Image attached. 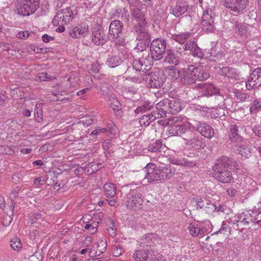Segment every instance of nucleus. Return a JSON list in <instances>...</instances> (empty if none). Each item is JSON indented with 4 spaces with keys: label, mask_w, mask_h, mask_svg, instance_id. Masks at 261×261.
Wrapping results in <instances>:
<instances>
[{
    "label": "nucleus",
    "mask_w": 261,
    "mask_h": 261,
    "mask_svg": "<svg viewBox=\"0 0 261 261\" xmlns=\"http://www.w3.org/2000/svg\"><path fill=\"white\" fill-rule=\"evenodd\" d=\"M156 234L148 233L145 236L143 242H141L138 249L134 254V258L136 261H162V259L156 257L154 252V243L153 240L155 239Z\"/></svg>",
    "instance_id": "nucleus-1"
},
{
    "label": "nucleus",
    "mask_w": 261,
    "mask_h": 261,
    "mask_svg": "<svg viewBox=\"0 0 261 261\" xmlns=\"http://www.w3.org/2000/svg\"><path fill=\"white\" fill-rule=\"evenodd\" d=\"M233 162V160L227 156H223L219 158L213 167V176L215 178L223 184L233 182L232 172L228 169Z\"/></svg>",
    "instance_id": "nucleus-2"
},
{
    "label": "nucleus",
    "mask_w": 261,
    "mask_h": 261,
    "mask_svg": "<svg viewBox=\"0 0 261 261\" xmlns=\"http://www.w3.org/2000/svg\"><path fill=\"white\" fill-rule=\"evenodd\" d=\"M123 29V24L120 20H114L112 21L109 25L108 37L109 39L113 41L117 45H124L125 41L121 37Z\"/></svg>",
    "instance_id": "nucleus-3"
},
{
    "label": "nucleus",
    "mask_w": 261,
    "mask_h": 261,
    "mask_svg": "<svg viewBox=\"0 0 261 261\" xmlns=\"http://www.w3.org/2000/svg\"><path fill=\"white\" fill-rule=\"evenodd\" d=\"M16 2L17 13L23 16L34 14L40 6V0H17Z\"/></svg>",
    "instance_id": "nucleus-4"
},
{
    "label": "nucleus",
    "mask_w": 261,
    "mask_h": 261,
    "mask_svg": "<svg viewBox=\"0 0 261 261\" xmlns=\"http://www.w3.org/2000/svg\"><path fill=\"white\" fill-rule=\"evenodd\" d=\"M143 194L144 188L142 187L130 190L127 195L126 205L127 208L135 210L139 208L143 202Z\"/></svg>",
    "instance_id": "nucleus-5"
},
{
    "label": "nucleus",
    "mask_w": 261,
    "mask_h": 261,
    "mask_svg": "<svg viewBox=\"0 0 261 261\" xmlns=\"http://www.w3.org/2000/svg\"><path fill=\"white\" fill-rule=\"evenodd\" d=\"M166 41L161 38L153 39L150 45V55L154 61H159L163 59L166 53Z\"/></svg>",
    "instance_id": "nucleus-6"
},
{
    "label": "nucleus",
    "mask_w": 261,
    "mask_h": 261,
    "mask_svg": "<svg viewBox=\"0 0 261 261\" xmlns=\"http://www.w3.org/2000/svg\"><path fill=\"white\" fill-rule=\"evenodd\" d=\"M229 23L230 30L237 36L246 38L249 34L250 25L242 22L239 18H231Z\"/></svg>",
    "instance_id": "nucleus-7"
},
{
    "label": "nucleus",
    "mask_w": 261,
    "mask_h": 261,
    "mask_svg": "<svg viewBox=\"0 0 261 261\" xmlns=\"http://www.w3.org/2000/svg\"><path fill=\"white\" fill-rule=\"evenodd\" d=\"M146 86L149 88H159L162 86L165 78L162 72L154 71L145 73Z\"/></svg>",
    "instance_id": "nucleus-8"
},
{
    "label": "nucleus",
    "mask_w": 261,
    "mask_h": 261,
    "mask_svg": "<svg viewBox=\"0 0 261 261\" xmlns=\"http://www.w3.org/2000/svg\"><path fill=\"white\" fill-rule=\"evenodd\" d=\"M152 60L153 59L151 58V56H150L149 54L147 53L143 54L141 58L134 61L133 69H135L136 71L147 73L153 65Z\"/></svg>",
    "instance_id": "nucleus-9"
},
{
    "label": "nucleus",
    "mask_w": 261,
    "mask_h": 261,
    "mask_svg": "<svg viewBox=\"0 0 261 261\" xmlns=\"http://www.w3.org/2000/svg\"><path fill=\"white\" fill-rule=\"evenodd\" d=\"M207 53L203 54L201 52V49L197 46V58L201 59L202 60L199 63V66L197 67V71L198 72L197 80L199 81H203L207 79L210 76L208 72L209 67L206 64L205 59L207 58L206 56Z\"/></svg>",
    "instance_id": "nucleus-10"
},
{
    "label": "nucleus",
    "mask_w": 261,
    "mask_h": 261,
    "mask_svg": "<svg viewBox=\"0 0 261 261\" xmlns=\"http://www.w3.org/2000/svg\"><path fill=\"white\" fill-rule=\"evenodd\" d=\"M105 196L107 197V201L111 206H115L117 202L116 187L115 184L111 182H107L103 186Z\"/></svg>",
    "instance_id": "nucleus-11"
},
{
    "label": "nucleus",
    "mask_w": 261,
    "mask_h": 261,
    "mask_svg": "<svg viewBox=\"0 0 261 261\" xmlns=\"http://www.w3.org/2000/svg\"><path fill=\"white\" fill-rule=\"evenodd\" d=\"M248 0H225V6L233 12L238 14L248 5Z\"/></svg>",
    "instance_id": "nucleus-12"
},
{
    "label": "nucleus",
    "mask_w": 261,
    "mask_h": 261,
    "mask_svg": "<svg viewBox=\"0 0 261 261\" xmlns=\"http://www.w3.org/2000/svg\"><path fill=\"white\" fill-rule=\"evenodd\" d=\"M205 10L202 16V27L203 30L208 32H212L214 27L213 24V13L211 9L207 8V4H205Z\"/></svg>",
    "instance_id": "nucleus-13"
},
{
    "label": "nucleus",
    "mask_w": 261,
    "mask_h": 261,
    "mask_svg": "<svg viewBox=\"0 0 261 261\" xmlns=\"http://www.w3.org/2000/svg\"><path fill=\"white\" fill-rule=\"evenodd\" d=\"M261 85V67L255 69L250 75L246 82V87L248 90L258 87Z\"/></svg>",
    "instance_id": "nucleus-14"
},
{
    "label": "nucleus",
    "mask_w": 261,
    "mask_h": 261,
    "mask_svg": "<svg viewBox=\"0 0 261 261\" xmlns=\"http://www.w3.org/2000/svg\"><path fill=\"white\" fill-rule=\"evenodd\" d=\"M144 171L146 172L145 178L148 182H152L161 180L160 171L154 164H148L144 168Z\"/></svg>",
    "instance_id": "nucleus-15"
},
{
    "label": "nucleus",
    "mask_w": 261,
    "mask_h": 261,
    "mask_svg": "<svg viewBox=\"0 0 261 261\" xmlns=\"http://www.w3.org/2000/svg\"><path fill=\"white\" fill-rule=\"evenodd\" d=\"M182 122H180L177 123L175 125H173L170 127V131H171V133L173 135L175 136H180L183 133H186L187 135H193V137L188 138L187 140L189 141V143L191 144H195V134L192 133L191 131L189 129H186L185 127L182 124Z\"/></svg>",
    "instance_id": "nucleus-16"
},
{
    "label": "nucleus",
    "mask_w": 261,
    "mask_h": 261,
    "mask_svg": "<svg viewBox=\"0 0 261 261\" xmlns=\"http://www.w3.org/2000/svg\"><path fill=\"white\" fill-rule=\"evenodd\" d=\"M181 82L183 84H192L196 82V67L195 64L188 66L184 73L181 77Z\"/></svg>",
    "instance_id": "nucleus-17"
},
{
    "label": "nucleus",
    "mask_w": 261,
    "mask_h": 261,
    "mask_svg": "<svg viewBox=\"0 0 261 261\" xmlns=\"http://www.w3.org/2000/svg\"><path fill=\"white\" fill-rule=\"evenodd\" d=\"M197 90L199 91V94L201 93L198 95L199 97L202 95L211 96L218 93L219 91V89L215 87L214 85L206 83H204L202 86L200 84H197Z\"/></svg>",
    "instance_id": "nucleus-18"
},
{
    "label": "nucleus",
    "mask_w": 261,
    "mask_h": 261,
    "mask_svg": "<svg viewBox=\"0 0 261 261\" xmlns=\"http://www.w3.org/2000/svg\"><path fill=\"white\" fill-rule=\"evenodd\" d=\"M211 48L206 56L210 60L216 61L220 60L223 56V53L221 47L218 44L217 42H211Z\"/></svg>",
    "instance_id": "nucleus-19"
},
{
    "label": "nucleus",
    "mask_w": 261,
    "mask_h": 261,
    "mask_svg": "<svg viewBox=\"0 0 261 261\" xmlns=\"http://www.w3.org/2000/svg\"><path fill=\"white\" fill-rule=\"evenodd\" d=\"M89 32L88 25H77L70 29L69 33L70 36L73 38H80L85 37Z\"/></svg>",
    "instance_id": "nucleus-20"
},
{
    "label": "nucleus",
    "mask_w": 261,
    "mask_h": 261,
    "mask_svg": "<svg viewBox=\"0 0 261 261\" xmlns=\"http://www.w3.org/2000/svg\"><path fill=\"white\" fill-rule=\"evenodd\" d=\"M255 214V213H253V210L246 211L239 215L237 221L245 225L250 224L251 226L250 227H254V219L251 218V214Z\"/></svg>",
    "instance_id": "nucleus-21"
},
{
    "label": "nucleus",
    "mask_w": 261,
    "mask_h": 261,
    "mask_svg": "<svg viewBox=\"0 0 261 261\" xmlns=\"http://www.w3.org/2000/svg\"><path fill=\"white\" fill-rule=\"evenodd\" d=\"M188 5L186 2L178 1L175 6H171L170 11L171 14L175 17H179L187 11Z\"/></svg>",
    "instance_id": "nucleus-22"
},
{
    "label": "nucleus",
    "mask_w": 261,
    "mask_h": 261,
    "mask_svg": "<svg viewBox=\"0 0 261 261\" xmlns=\"http://www.w3.org/2000/svg\"><path fill=\"white\" fill-rule=\"evenodd\" d=\"M132 19L135 25H146L143 13L138 8H134L132 13Z\"/></svg>",
    "instance_id": "nucleus-23"
},
{
    "label": "nucleus",
    "mask_w": 261,
    "mask_h": 261,
    "mask_svg": "<svg viewBox=\"0 0 261 261\" xmlns=\"http://www.w3.org/2000/svg\"><path fill=\"white\" fill-rule=\"evenodd\" d=\"M161 180L170 179L174 174L175 169L170 165L158 167Z\"/></svg>",
    "instance_id": "nucleus-24"
},
{
    "label": "nucleus",
    "mask_w": 261,
    "mask_h": 261,
    "mask_svg": "<svg viewBox=\"0 0 261 261\" xmlns=\"http://www.w3.org/2000/svg\"><path fill=\"white\" fill-rule=\"evenodd\" d=\"M135 29L139 40L150 42V36L146 29V25H136Z\"/></svg>",
    "instance_id": "nucleus-25"
},
{
    "label": "nucleus",
    "mask_w": 261,
    "mask_h": 261,
    "mask_svg": "<svg viewBox=\"0 0 261 261\" xmlns=\"http://www.w3.org/2000/svg\"><path fill=\"white\" fill-rule=\"evenodd\" d=\"M168 99H164L163 100L160 101L156 105V108L157 111H153L154 114L156 115H159V118L164 117L166 115L168 111Z\"/></svg>",
    "instance_id": "nucleus-26"
},
{
    "label": "nucleus",
    "mask_w": 261,
    "mask_h": 261,
    "mask_svg": "<svg viewBox=\"0 0 261 261\" xmlns=\"http://www.w3.org/2000/svg\"><path fill=\"white\" fill-rule=\"evenodd\" d=\"M107 41V38L105 36L103 32L101 30L94 31L92 35V41L96 45L104 44Z\"/></svg>",
    "instance_id": "nucleus-27"
},
{
    "label": "nucleus",
    "mask_w": 261,
    "mask_h": 261,
    "mask_svg": "<svg viewBox=\"0 0 261 261\" xmlns=\"http://www.w3.org/2000/svg\"><path fill=\"white\" fill-rule=\"evenodd\" d=\"M197 130L201 135L207 138H212L214 136V131L212 127L205 123H199Z\"/></svg>",
    "instance_id": "nucleus-28"
},
{
    "label": "nucleus",
    "mask_w": 261,
    "mask_h": 261,
    "mask_svg": "<svg viewBox=\"0 0 261 261\" xmlns=\"http://www.w3.org/2000/svg\"><path fill=\"white\" fill-rule=\"evenodd\" d=\"M228 136L231 142L240 143L243 140L242 137L239 134L238 127L235 124L230 126Z\"/></svg>",
    "instance_id": "nucleus-29"
},
{
    "label": "nucleus",
    "mask_w": 261,
    "mask_h": 261,
    "mask_svg": "<svg viewBox=\"0 0 261 261\" xmlns=\"http://www.w3.org/2000/svg\"><path fill=\"white\" fill-rule=\"evenodd\" d=\"M221 74L228 77V78L238 80L240 78V73L235 68L229 67H223L221 70Z\"/></svg>",
    "instance_id": "nucleus-30"
},
{
    "label": "nucleus",
    "mask_w": 261,
    "mask_h": 261,
    "mask_svg": "<svg viewBox=\"0 0 261 261\" xmlns=\"http://www.w3.org/2000/svg\"><path fill=\"white\" fill-rule=\"evenodd\" d=\"M179 61L180 58L175 54L173 49H169L167 50L166 56L164 59V62L176 65Z\"/></svg>",
    "instance_id": "nucleus-31"
},
{
    "label": "nucleus",
    "mask_w": 261,
    "mask_h": 261,
    "mask_svg": "<svg viewBox=\"0 0 261 261\" xmlns=\"http://www.w3.org/2000/svg\"><path fill=\"white\" fill-rule=\"evenodd\" d=\"M207 117H217L218 114L214 109L207 107H203L200 106H197V113Z\"/></svg>",
    "instance_id": "nucleus-32"
},
{
    "label": "nucleus",
    "mask_w": 261,
    "mask_h": 261,
    "mask_svg": "<svg viewBox=\"0 0 261 261\" xmlns=\"http://www.w3.org/2000/svg\"><path fill=\"white\" fill-rule=\"evenodd\" d=\"M156 118H159V115H156L153 112H152L148 115L142 116L139 119V123L141 126L146 127Z\"/></svg>",
    "instance_id": "nucleus-33"
},
{
    "label": "nucleus",
    "mask_w": 261,
    "mask_h": 261,
    "mask_svg": "<svg viewBox=\"0 0 261 261\" xmlns=\"http://www.w3.org/2000/svg\"><path fill=\"white\" fill-rule=\"evenodd\" d=\"M253 213L255 214H251V218L254 219V227H253L254 229H258L260 227L259 223L261 222V206L259 204H257V208L255 206V209H252Z\"/></svg>",
    "instance_id": "nucleus-34"
},
{
    "label": "nucleus",
    "mask_w": 261,
    "mask_h": 261,
    "mask_svg": "<svg viewBox=\"0 0 261 261\" xmlns=\"http://www.w3.org/2000/svg\"><path fill=\"white\" fill-rule=\"evenodd\" d=\"M168 111L167 113L175 114L181 110V108L179 102L175 100H170L168 99Z\"/></svg>",
    "instance_id": "nucleus-35"
},
{
    "label": "nucleus",
    "mask_w": 261,
    "mask_h": 261,
    "mask_svg": "<svg viewBox=\"0 0 261 261\" xmlns=\"http://www.w3.org/2000/svg\"><path fill=\"white\" fill-rule=\"evenodd\" d=\"M122 62V60L118 55H112L107 59L106 64L111 68L116 67Z\"/></svg>",
    "instance_id": "nucleus-36"
},
{
    "label": "nucleus",
    "mask_w": 261,
    "mask_h": 261,
    "mask_svg": "<svg viewBox=\"0 0 261 261\" xmlns=\"http://www.w3.org/2000/svg\"><path fill=\"white\" fill-rule=\"evenodd\" d=\"M172 164L181 166L193 167L196 166L195 162L189 161L182 158H173L171 160Z\"/></svg>",
    "instance_id": "nucleus-37"
},
{
    "label": "nucleus",
    "mask_w": 261,
    "mask_h": 261,
    "mask_svg": "<svg viewBox=\"0 0 261 261\" xmlns=\"http://www.w3.org/2000/svg\"><path fill=\"white\" fill-rule=\"evenodd\" d=\"M61 11L63 12V20H64L63 24H67L73 20L74 14L70 8L61 9Z\"/></svg>",
    "instance_id": "nucleus-38"
},
{
    "label": "nucleus",
    "mask_w": 261,
    "mask_h": 261,
    "mask_svg": "<svg viewBox=\"0 0 261 261\" xmlns=\"http://www.w3.org/2000/svg\"><path fill=\"white\" fill-rule=\"evenodd\" d=\"M190 36V33H182L180 34H173L171 35V38L180 44L185 43L186 40Z\"/></svg>",
    "instance_id": "nucleus-39"
},
{
    "label": "nucleus",
    "mask_w": 261,
    "mask_h": 261,
    "mask_svg": "<svg viewBox=\"0 0 261 261\" xmlns=\"http://www.w3.org/2000/svg\"><path fill=\"white\" fill-rule=\"evenodd\" d=\"M201 224V222H199L198 224H197V226H198V231L197 232V236H200V237L208 233L211 225L209 221H205L204 226Z\"/></svg>",
    "instance_id": "nucleus-40"
},
{
    "label": "nucleus",
    "mask_w": 261,
    "mask_h": 261,
    "mask_svg": "<svg viewBox=\"0 0 261 261\" xmlns=\"http://www.w3.org/2000/svg\"><path fill=\"white\" fill-rule=\"evenodd\" d=\"M184 50L189 51L194 57H196V43L194 40L189 39L185 45Z\"/></svg>",
    "instance_id": "nucleus-41"
},
{
    "label": "nucleus",
    "mask_w": 261,
    "mask_h": 261,
    "mask_svg": "<svg viewBox=\"0 0 261 261\" xmlns=\"http://www.w3.org/2000/svg\"><path fill=\"white\" fill-rule=\"evenodd\" d=\"M261 110V100L255 99L250 105L249 111L250 114H255Z\"/></svg>",
    "instance_id": "nucleus-42"
},
{
    "label": "nucleus",
    "mask_w": 261,
    "mask_h": 261,
    "mask_svg": "<svg viewBox=\"0 0 261 261\" xmlns=\"http://www.w3.org/2000/svg\"><path fill=\"white\" fill-rule=\"evenodd\" d=\"M42 106V103H37L36 105L34 117L36 121L38 122H41L43 119L42 110L41 109Z\"/></svg>",
    "instance_id": "nucleus-43"
},
{
    "label": "nucleus",
    "mask_w": 261,
    "mask_h": 261,
    "mask_svg": "<svg viewBox=\"0 0 261 261\" xmlns=\"http://www.w3.org/2000/svg\"><path fill=\"white\" fill-rule=\"evenodd\" d=\"M20 189L21 188L20 187L16 186L11 191L9 196L12 204L10 206H13L14 208L15 205V200L18 197Z\"/></svg>",
    "instance_id": "nucleus-44"
},
{
    "label": "nucleus",
    "mask_w": 261,
    "mask_h": 261,
    "mask_svg": "<svg viewBox=\"0 0 261 261\" xmlns=\"http://www.w3.org/2000/svg\"><path fill=\"white\" fill-rule=\"evenodd\" d=\"M96 246L97 250H96L95 251V255L99 256L103 252H104L106 250V248L107 246V242L106 241L101 240L97 243Z\"/></svg>",
    "instance_id": "nucleus-45"
},
{
    "label": "nucleus",
    "mask_w": 261,
    "mask_h": 261,
    "mask_svg": "<svg viewBox=\"0 0 261 261\" xmlns=\"http://www.w3.org/2000/svg\"><path fill=\"white\" fill-rule=\"evenodd\" d=\"M110 126H108L107 128H96L92 132L91 135H97L100 133H105L106 132H109L111 134L114 133V128L112 126V124H110Z\"/></svg>",
    "instance_id": "nucleus-46"
},
{
    "label": "nucleus",
    "mask_w": 261,
    "mask_h": 261,
    "mask_svg": "<svg viewBox=\"0 0 261 261\" xmlns=\"http://www.w3.org/2000/svg\"><path fill=\"white\" fill-rule=\"evenodd\" d=\"M53 79L54 77L53 76L46 72L39 73L35 77L36 80L39 82L49 81Z\"/></svg>",
    "instance_id": "nucleus-47"
},
{
    "label": "nucleus",
    "mask_w": 261,
    "mask_h": 261,
    "mask_svg": "<svg viewBox=\"0 0 261 261\" xmlns=\"http://www.w3.org/2000/svg\"><path fill=\"white\" fill-rule=\"evenodd\" d=\"M10 212H8V214L5 216V218L3 221V224L5 226H9L13 220L12 216H13V206H10Z\"/></svg>",
    "instance_id": "nucleus-48"
},
{
    "label": "nucleus",
    "mask_w": 261,
    "mask_h": 261,
    "mask_svg": "<svg viewBox=\"0 0 261 261\" xmlns=\"http://www.w3.org/2000/svg\"><path fill=\"white\" fill-rule=\"evenodd\" d=\"M162 142L161 140H158L155 142L148 146V150L152 152H156L160 151L162 147Z\"/></svg>",
    "instance_id": "nucleus-49"
},
{
    "label": "nucleus",
    "mask_w": 261,
    "mask_h": 261,
    "mask_svg": "<svg viewBox=\"0 0 261 261\" xmlns=\"http://www.w3.org/2000/svg\"><path fill=\"white\" fill-rule=\"evenodd\" d=\"M98 221H94L91 220L90 223L86 224L85 228L87 230H89L91 233H94L97 231V228L98 226Z\"/></svg>",
    "instance_id": "nucleus-50"
},
{
    "label": "nucleus",
    "mask_w": 261,
    "mask_h": 261,
    "mask_svg": "<svg viewBox=\"0 0 261 261\" xmlns=\"http://www.w3.org/2000/svg\"><path fill=\"white\" fill-rule=\"evenodd\" d=\"M10 246L12 249L16 251H19L22 247L20 239L16 238L11 240Z\"/></svg>",
    "instance_id": "nucleus-51"
},
{
    "label": "nucleus",
    "mask_w": 261,
    "mask_h": 261,
    "mask_svg": "<svg viewBox=\"0 0 261 261\" xmlns=\"http://www.w3.org/2000/svg\"><path fill=\"white\" fill-rule=\"evenodd\" d=\"M63 12L61 10L59 11L55 16L54 17L53 23L54 25H60V24H63L64 22V20H63Z\"/></svg>",
    "instance_id": "nucleus-52"
},
{
    "label": "nucleus",
    "mask_w": 261,
    "mask_h": 261,
    "mask_svg": "<svg viewBox=\"0 0 261 261\" xmlns=\"http://www.w3.org/2000/svg\"><path fill=\"white\" fill-rule=\"evenodd\" d=\"M168 76L172 80L177 79L180 76L179 71L174 66L169 69Z\"/></svg>",
    "instance_id": "nucleus-53"
},
{
    "label": "nucleus",
    "mask_w": 261,
    "mask_h": 261,
    "mask_svg": "<svg viewBox=\"0 0 261 261\" xmlns=\"http://www.w3.org/2000/svg\"><path fill=\"white\" fill-rule=\"evenodd\" d=\"M110 106L114 110V111L115 113L119 112L121 106L120 102L115 98H112L110 100Z\"/></svg>",
    "instance_id": "nucleus-54"
},
{
    "label": "nucleus",
    "mask_w": 261,
    "mask_h": 261,
    "mask_svg": "<svg viewBox=\"0 0 261 261\" xmlns=\"http://www.w3.org/2000/svg\"><path fill=\"white\" fill-rule=\"evenodd\" d=\"M235 95L237 98L241 101H248L250 99V94L245 92L237 90L235 92Z\"/></svg>",
    "instance_id": "nucleus-55"
},
{
    "label": "nucleus",
    "mask_w": 261,
    "mask_h": 261,
    "mask_svg": "<svg viewBox=\"0 0 261 261\" xmlns=\"http://www.w3.org/2000/svg\"><path fill=\"white\" fill-rule=\"evenodd\" d=\"M145 73L139 72L137 76H133V77H129V80L134 83H141L143 81H145Z\"/></svg>",
    "instance_id": "nucleus-56"
},
{
    "label": "nucleus",
    "mask_w": 261,
    "mask_h": 261,
    "mask_svg": "<svg viewBox=\"0 0 261 261\" xmlns=\"http://www.w3.org/2000/svg\"><path fill=\"white\" fill-rule=\"evenodd\" d=\"M213 207L214 205L212 203L206 202L205 204L204 200L201 199H199L197 201V209L199 208L200 209L204 208V210H205V208L212 210Z\"/></svg>",
    "instance_id": "nucleus-57"
},
{
    "label": "nucleus",
    "mask_w": 261,
    "mask_h": 261,
    "mask_svg": "<svg viewBox=\"0 0 261 261\" xmlns=\"http://www.w3.org/2000/svg\"><path fill=\"white\" fill-rule=\"evenodd\" d=\"M239 150L241 155L245 158H249L251 155L249 148L244 145H242L239 147Z\"/></svg>",
    "instance_id": "nucleus-58"
},
{
    "label": "nucleus",
    "mask_w": 261,
    "mask_h": 261,
    "mask_svg": "<svg viewBox=\"0 0 261 261\" xmlns=\"http://www.w3.org/2000/svg\"><path fill=\"white\" fill-rule=\"evenodd\" d=\"M53 96L55 97L51 98L54 101H62L69 99L68 94H63L60 93H53Z\"/></svg>",
    "instance_id": "nucleus-59"
},
{
    "label": "nucleus",
    "mask_w": 261,
    "mask_h": 261,
    "mask_svg": "<svg viewBox=\"0 0 261 261\" xmlns=\"http://www.w3.org/2000/svg\"><path fill=\"white\" fill-rule=\"evenodd\" d=\"M149 42L141 41L138 43L135 49L138 52L145 51L149 44Z\"/></svg>",
    "instance_id": "nucleus-60"
},
{
    "label": "nucleus",
    "mask_w": 261,
    "mask_h": 261,
    "mask_svg": "<svg viewBox=\"0 0 261 261\" xmlns=\"http://www.w3.org/2000/svg\"><path fill=\"white\" fill-rule=\"evenodd\" d=\"M181 122V118L180 117L174 116L172 117L171 118L168 119L167 124L169 125V127L173 126V125H175L177 123H179Z\"/></svg>",
    "instance_id": "nucleus-61"
},
{
    "label": "nucleus",
    "mask_w": 261,
    "mask_h": 261,
    "mask_svg": "<svg viewBox=\"0 0 261 261\" xmlns=\"http://www.w3.org/2000/svg\"><path fill=\"white\" fill-rule=\"evenodd\" d=\"M124 252L123 249L120 246H115L112 251V253L114 256H120Z\"/></svg>",
    "instance_id": "nucleus-62"
},
{
    "label": "nucleus",
    "mask_w": 261,
    "mask_h": 261,
    "mask_svg": "<svg viewBox=\"0 0 261 261\" xmlns=\"http://www.w3.org/2000/svg\"><path fill=\"white\" fill-rule=\"evenodd\" d=\"M1 153H5L7 154H12L14 153V150H13L10 146H2L1 147Z\"/></svg>",
    "instance_id": "nucleus-63"
},
{
    "label": "nucleus",
    "mask_w": 261,
    "mask_h": 261,
    "mask_svg": "<svg viewBox=\"0 0 261 261\" xmlns=\"http://www.w3.org/2000/svg\"><path fill=\"white\" fill-rule=\"evenodd\" d=\"M30 35V33L28 31H20L17 34L16 37L20 39H25L29 37Z\"/></svg>",
    "instance_id": "nucleus-64"
}]
</instances>
